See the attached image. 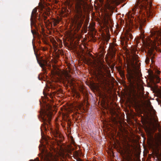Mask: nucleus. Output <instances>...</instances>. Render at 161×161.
<instances>
[{
    "instance_id": "obj_7",
    "label": "nucleus",
    "mask_w": 161,
    "mask_h": 161,
    "mask_svg": "<svg viewBox=\"0 0 161 161\" xmlns=\"http://www.w3.org/2000/svg\"><path fill=\"white\" fill-rule=\"evenodd\" d=\"M145 15L141 14L140 16L136 19V23L137 27L140 30L142 29V26L146 21L145 19Z\"/></svg>"
},
{
    "instance_id": "obj_6",
    "label": "nucleus",
    "mask_w": 161,
    "mask_h": 161,
    "mask_svg": "<svg viewBox=\"0 0 161 161\" xmlns=\"http://www.w3.org/2000/svg\"><path fill=\"white\" fill-rule=\"evenodd\" d=\"M52 114L50 112H49L48 114L46 113L42 115V120L44 121L43 124L41 127V131L42 134L43 132V131H46L47 129H48V126L47 124V122L49 124L51 118Z\"/></svg>"
},
{
    "instance_id": "obj_16",
    "label": "nucleus",
    "mask_w": 161,
    "mask_h": 161,
    "mask_svg": "<svg viewBox=\"0 0 161 161\" xmlns=\"http://www.w3.org/2000/svg\"><path fill=\"white\" fill-rule=\"evenodd\" d=\"M130 48L131 52V53H132L133 55L135 54L136 52V48L132 47H131Z\"/></svg>"
},
{
    "instance_id": "obj_1",
    "label": "nucleus",
    "mask_w": 161,
    "mask_h": 161,
    "mask_svg": "<svg viewBox=\"0 0 161 161\" xmlns=\"http://www.w3.org/2000/svg\"><path fill=\"white\" fill-rule=\"evenodd\" d=\"M75 15L72 20L73 26L79 30L81 27L84 18L82 14V9L86 4V0H75Z\"/></svg>"
},
{
    "instance_id": "obj_12",
    "label": "nucleus",
    "mask_w": 161,
    "mask_h": 161,
    "mask_svg": "<svg viewBox=\"0 0 161 161\" xmlns=\"http://www.w3.org/2000/svg\"><path fill=\"white\" fill-rule=\"evenodd\" d=\"M152 77V81L154 83H159L160 81V78L158 77V76L152 74L151 75Z\"/></svg>"
},
{
    "instance_id": "obj_3",
    "label": "nucleus",
    "mask_w": 161,
    "mask_h": 161,
    "mask_svg": "<svg viewBox=\"0 0 161 161\" xmlns=\"http://www.w3.org/2000/svg\"><path fill=\"white\" fill-rule=\"evenodd\" d=\"M53 70L51 71L53 77H54L56 76H58L59 79L62 81H67L71 85H73L74 83L73 80L70 77L67 71H61L54 66H53Z\"/></svg>"
},
{
    "instance_id": "obj_17",
    "label": "nucleus",
    "mask_w": 161,
    "mask_h": 161,
    "mask_svg": "<svg viewBox=\"0 0 161 161\" xmlns=\"http://www.w3.org/2000/svg\"><path fill=\"white\" fill-rule=\"evenodd\" d=\"M119 73L122 78L125 77V75L124 71L122 70H120L119 71Z\"/></svg>"
},
{
    "instance_id": "obj_9",
    "label": "nucleus",
    "mask_w": 161,
    "mask_h": 161,
    "mask_svg": "<svg viewBox=\"0 0 161 161\" xmlns=\"http://www.w3.org/2000/svg\"><path fill=\"white\" fill-rule=\"evenodd\" d=\"M106 3L105 5V7L106 8L110 10H112L114 7L111 5V4L114 3H117L118 1L120 0H106Z\"/></svg>"
},
{
    "instance_id": "obj_26",
    "label": "nucleus",
    "mask_w": 161,
    "mask_h": 161,
    "mask_svg": "<svg viewBox=\"0 0 161 161\" xmlns=\"http://www.w3.org/2000/svg\"><path fill=\"white\" fill-rule=\"evenodd\" d=\"M130 13L129 14V16H128V17H129V18H130Z\"/></svg>"
},
{
    "instance_id": "obj_8",
    "label": "nucleus",
    "mask_w": 161,
    "mask_h": 161,
    "mask_svg": "<svg viewBox=\"0 0 161 161\" xmlns=\"http://www.w3.org/2000/svg\"><path fill=\"white\" fill-rule=\"evenodd\" d=\"M138 5L141 6L145 9H149L152 3L148 0H139L138 1Z\"/></svg>"
},
{
    "instance_id": "obj_24",
    "label": "nucleus",
    "mask_w": 161,
    "mask_h": 161,
    "mask_svg": "<svg viewBox=\"0 0 161 161\" xmlns=\"http://www.w3.org/2000/svg\"><path fill=\"white\" fill-rule=\"evenodd\" d=\"M77 96H78V97H79V94L78 93H77Z\"/></svg>"
},
{
    "instance_id": "obj_14",
    "label": "nucleus",
    "mask_w": 161,
    "mask_h": 161,
    "mask_svg": "<svg viewBox=\"0 0 161 161\" xmlns=\"http://www.w3.org/2000/svg\"><path fill=\"white\" fill-rule=\"evenodd\" d=\"M125 37L127 39L129 40L130 39H132V35L130 33V32L127 30L126 31V32L125 34Z\"/></svg>"
},
{
    "instance_id": "obj_23",
    "label": "nucleus",
    "mask_w": 161,
    "mask_h": 161,
    "mask_svg": "<svg viewBox=\"0 0 161 161\" xmlns=\"http://www.w3.org/2000/svg\"><path fill=\"white\" fill-rule=\"evenodd\" d=\"M31 161H39V160L38 158H37L36 159H35V160H32Z\"/></svg>"
},
{
    "instance_id": "obj_25",
    "label": "nucleus",
    "mask_w": 161,
    "mask_h": 161,
    "mask_svg": "<svg viewBox=\"0 0 161 161\" xmlns=\"http://www.w3.org/2000/svg\"><path fill=\"white\" fill-rule=\"evenodd\" d=\"M151 61H152V62H153V59H152V57H151Z\"/></svg>"
},
{
    "instance_id": "obj_2",
    "label": "nucleus",
    "mask_w": 161,
    "mask_h": 161,
    "mask_svg": "<svg viewBox=\"0 0 161 161\" xmlns=\"http://www.w3.org/2000/svg\"><path fill=\"white\" fill-rule=\"evenodd\" d=\"M148 37L147 39L146 45V47L149 49L148 54L150 55L153 54V51L154 49L156 48L157 43L158 45L161 44V32L156 33L154 37Z\"/></svg>"
},
{
    "instance_id": "obj_21",
    "label": "nucleus",
    "mask_w": 161,
    "mask_h": 161,
    "mask_svg": "<svg viewBox=\"0 0 161 161\" xmlns=\"http://www.w3.org/2000/svg\"><path fill=\"white\" fill-rule=\"evenodd\" d=\"M111 55L112 57L113 58L115 56V53L114 52L111 54Z\"/></svg>"
},
{
    "instance_id": "obj_11",
    "label": "nucleus",
    "mask_w": 161,
    "mask_h": 161,
    "mask_svg": "<svg viewBox=\"0 0 161 161\" xmlns=\"http://www.w3.org/2000/svg\"><path fill=\"white\" fill-rule=\"evenodd\" d=\"M37 11V9L36 8H35L32 11L31 17V25L34 23V20L35 19L36 15V12Z\"/></svg>"
},
{
    "instance_id": "obj_18",
    "label": "nucleus",
    "mask_w": 161,
    "mask_h": 161,
    "mask_svg": "<svg viewBox=\"0 0 161 161\" xmlns=\"http://www.w3.org/2000/svg\"><path fill=\"white\" fill-rule=\"evenodd\" d=\"M99 73L102 76H103V73L102 69H100V70H99Z\"/></svg>"
},
{
    "instance_id": "obj_10",
    "label": "nucleus",
    "mask_w": 161,
    "mask_h": 161,
    "mask_svg": "<svg viewBox=\"0 0 161 161\" xmlns=\"http://www.w3.org/2000/svg\"><path fill=\"white\" fill-rule=\"evenodd\" d=\"M38 62L40 66L43 69H46V66L47 67L48 69L51 68V64H49V62L48 63L46 60H42Z\"/></svg>"
},
{
    "instance_id": "obj_20",
    "label": "nucleus",
    "mask_w": 161,
    "mask_h": 161,
    "mask_svg": "<svg viewBox=\"0 0 161 161\" xmlns=\"http://www.w3.org/2000/svg\"><path fill=\"white\" fill-rule=\"evenodd\" d=\"M155 73L157 74H159L160 73V71H158V70H155Z\"/></svg>"
},
{
    "instance_id": "obj_22",
    "label": "nucleus",
    "mask_w": 161,
    "mask_h": 161,
    "mask_svg": "<svg viewBox=\"0 0 161 161\" xmlns=\"http://www.w3.org/2000/svg\"><path fill=\"white\" fill-rule=\"evenodd\" d=\"M128 161H134L133 159L131 158H129V159L128 160Z\"/></svg>"
},
{
    "instance_id": "obj_27",
    "label": "nucleus",
    "mask_w": 161,
    "mask_h": 161,
    "mask_svg": "<svg viewBox=\"0 0 161 161\" xmlns=\"http://www.w3.org/2000/svg\"><path fill=\"white\" fill-rule=\"evenodd\" d=\"M109 39V38L108 37L107 41H108Z\"/></svg>"
},
{
    "instance_id": "obj_19",
    "label": "nucleus",
    "mask_w": 161,
    "mask_h": 161,
    "mask_svg": "<svg viewBox=\"0 0 161 161\" xmlns=\"http://www.w3.org/2000/svg\"><path fill=\"white\" fill-rule=\"evenodd\" d=\"M150 59L148 58H147L145 60V62L146 63H148Z\"/></svg>"
},
{
    "instance_id": "obj_5",
    "label": "nucleus",
    "mask_w": 161,
    "mask_h": 161,
    "mask_svg": "<svg viewBox=\"0 0 161 161\" xmlns=\"http://www.w3.org/2000/svg\"><path fill=\"white\" fill-rule=\"evenodd\" d=\"M66 157L64 150L61 149L58 153L56 155H53L50 154L48 156H46L45 157V161H59V159L64 158Z\"/></svg>"
},
{
    "instance_id": "obj_15",
    "label": "nucleus",
    "mask_w": 161,
    "mask_h": 161,
    "mask_svg": "<svg viewBox=\"0 0 161 161\" xmlns=\"http://www.w3.org/2000/svg\"><path fill=\"white\" fill-rule=\"evenodd\" d=\"M52 22L53 23L54 26H55L59 23V21L58 19H53L52 20Z\"/></svg>"
},
{
    "instance_id": "obj_13",
    "label": "nucleus",
    "mask_w": 161,
    "mask_h": 161,
    "mask_svg": "<svg viewBox=\"0 0 161 161\" xmlns=\"http://www.w3.org/2000/svg\"><path fill=\"white\" fill-rule=\"evenodd\" d=\"M51 132L55 137H58L60 135L57 129H56L53 130L51 129Z\"/></svg>"
},
{
    "instance_id": "obj_4",
    "label": "nucleus",
    "mask_w": 161,
    "mask_h": 161,
    "mask_svg": "<svg viewBox=\"0 0 161 161\" xmlns=\"http://www.w3.org/2000/svg\"><path fill=\"white\" fill-rule=\"evenodd\" d=\"M138 71H132L128 73L127 78L130 83L133 86H137L143 90V88L142 85V81L139 76Z\"/></svg>"
}]
</instances>
